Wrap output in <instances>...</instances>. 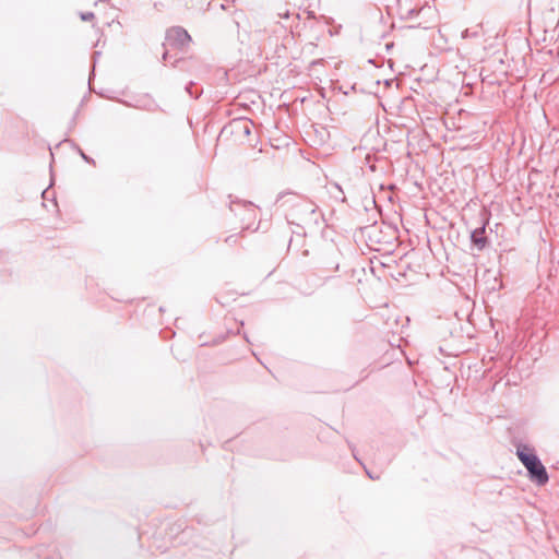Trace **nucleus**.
Segmentation results:
<instances>
[{"label":"nucleus","instance_id":"6","mask_svg":"<svg viewBox=\"0 0 559 559\" xmlns=\"http://www.w3.org/2000/svg\"><path fill=\"white\" fill-rule=\"evenodd\" d=\"M245 132L248 134L249 133V127L248 124L245 126Z\"/></svg>","mask_w":559,"mask_h":559},{"label":"nucleus","instance_id":"4","mask_svg":"<svg viewBox=\"0 0 559 559\" xmlns=\"http://www.w3.org/2000/svg\"><path fill=\"white\" fill-rule=\"evenodd\" d=\"M483 34V24L479 23L476 26L472 28H466L462 32V38H476L479 37Z\"/></svg>","mask_w":559,"mask_h":559},{"label":"nucleus","instance_id":"1","mask_svg":"<svg viewBox=\"0 0 559 559\" xmlns=\"http://www.w3.org/2000/svg\"><path fill=\"white\" fill-rule=\"evenodd\" d=\"M516 454L520 461L526 467L528 477L534 484L537 486H544L548 483V473L532 449L526 445L519 447Z\"/></svg>","mask_w":559,"mask_h":559},{"label":"nucleus","instance_id":"5","mask_svg":"<svg viewBox=\"0 0 559 559\" xmlns=\"http://www.w3.org/2000/svg\"><path fill=\"white\" fill-rule=\"evenodd\" d=\"M80 17L84 22H90V21L94 20L95 15L93 12H82L80 14Z\"/></svg>","mask_w":559,"mask_h":559},{"label":"nucleus","instance_id":"8","mask_svg":"<svg viewBox=\"0 0 559 559\" xmlns=\"http://www.w3.org/2000/svg\"><path fill=\"white\" fill-rule=\"evenodd\" d=\"M82 157H83L85 160H87L86 155H85V154H83V153H82Z\"/></svg>","mask_w":559,"mask_h":559},{"label":"nucleus","instance_id":"2","mask_svg":"<svg viewBox=\"0 0 559 559\" xmlns=\"http://www.w3.org/2000/svg\"><path fill=\"white\" fill-rule=\"evenodd\" d=\"M190 41V35L180 26L171 27L166 33V46L183 48L188 46Z\"/></svg>","mask_w":559,"mask_h":559},{"label":"nucleus","instance_id":"7","mask_svg":"<svg viewBox=\"0 0 559 559\" xmlns=\"http://www.w3.org/2000/svg\"><path fill=\"white\" fill-rule=\"evenodd\" d=\"M166 57H167V52H164L163 59L166 60Z\"/></svg>","mask_w":559,"mask_h":559},{"label":"nucleus","instance_id":"3","mask_svg":"<svg viewBox=\"0 0 559 559\" xmlns=\"http://www.w3.org/2000/svg\"><path fill=\"white\" fill-rule=\"evenodd\" d=\"M486 225L478 227L472 231L471 240L479 249L483 250L487 245V238L485 237Z\"/></svg>","mask_w":559,"mask_h":559}]
</instances>
